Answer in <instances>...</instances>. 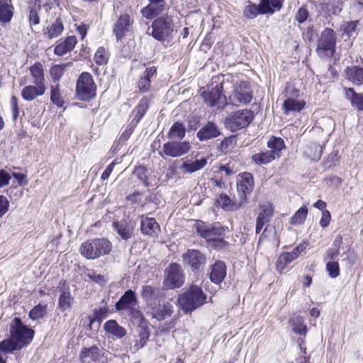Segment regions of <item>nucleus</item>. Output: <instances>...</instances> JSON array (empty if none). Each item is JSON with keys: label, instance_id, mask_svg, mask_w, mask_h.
I'll return each instance as SVG.
<instances>
[{"label": "nucleus", "instance_id": "obj_1", "mask_svg": "<svg viewBox=\"0 0 363 363\" xmlns=\"http://www.w3.org/2000/svg\"><path fill=\"white\" fill-rule=\"evenodd\" d=\"M10 337L1 341V352H13L28 345L35 332L25 325L20 318L15 317L9 323Z\"/></svg>", "mask_w": 363, "mask_h": 363}, {"label": "nucleus", "instance_id": "obj_2", "mask_svg": "<svg viewBox=\"0 0 363 363\" xmlns=\"http://www.w3.org/2000/svg\"><path fill=\"white\" fill-rule=\"evenodd\" d=\"M284 0H260L259 4L247 1L245 3L242 15L248 19H255L258 15H272L283 7Z\"/></svg>", "mask_w": 363, "mask_h": 363}, {"label": "nucleus", "instance_id": "obj_3", "mask_svg": "<svg viewBox=\"0 0 363 363\" xmlns=\"http://www.w3.org/2000/svg\"><path fill=\"white\" fill-rule=\"evenodd\" d=\"M111 242L106 238H95L83 242L80 247V253L88 259H95L109 254L111 251Z\"/></svg>", "mask_w": 363, "mask_h": 363}, {"label": "nucleus", "instance_id": "obj_4", "mask_svg": "<svg viewBox=\"0 0 363 363\" xmlns=\"http://www.w3.org/2000/svg\"><path fill=\"white\" fill-rule=\"evenodd\" d=\"M178 302L186 313H191L206 302V295L199 286L192 285L184 293L179 295Z\"/></svg>", "mask_w": 363, "mask_h": 363}, {"label": "nucleus", "instance_id": "obj_5", "mask_svg": "<svg viewBox=\"0 0 363 363\" xmlns=\"http://www.w3.org/2000/svg\"><path fill=\"white\" fill-rule=\"evenodd\" d=\"M211 90L207 91H203L201 96L203 99V101L208 106L211 107H223L227 104V99L225 95H223V85L224 79L223 76H216L212 78V86H213Z\"/></svg>", "mask_w": 363, "mask_h": 363}, {"label": "nucleus", "instance_id": "obj_6", "mask_svg": "<svg viewBox=\"0 0 363 363\" xmlns=\"http://www.w3.org/2000/svg\"><path fill=\"white\" fill-rule=\"evenodd\" d=\"M152 36L159 41H163L171 36L174 31L172 16L164 14L157 18L151 25Z\"/></svg>", "mask_w": 363, "mask_h": 363}, {"label": "nucleus", "instance_id": "obj_7", "mask_svg": "<svg viewBox=\"0 0 363 363\" xmlns=\"http://www.w3.org/2000/svg\"><path fill=\"white\" fill-rule=\"evenodd\" d=\"M337 35L335 32L325 28L320 34L317 42L316 52L321 57H332L335 52Z\"/></svg>", "mask_w": 363, "mask_h": 363}, {"label": "nucleus", "instance_id": "obj_8", "mask_svg": "<svg viewBox=\"0 0 363 363\" xmlns=\"http://www.w3.org/2000/svg\"><path fill=\"white\" fill-rule=\"evenodd\" d=\"M96 84L93 77L89 72H82L77 81L76 93L79 99L89 101L96 94Z\"/></svg>", "mask_w": 363, "mask_h": 363}, {"label": "nucleus", "instance_id": "obj_9", "mask_svg": "<svg viewBox=\"0 0 363 363\" xmlns=\"http://www.w3.org/2000/svg\"><path fill=\"white\" fill-rule=\"evenodd\" d=\"M254 118L253 112L242 109L232 113L225 119V126L231 132H235L249 125Z\"/></svg>", "mask_w": 363, "mask_h": 363}, {"label": "nucleus", "instance_id": "obj_10", "mask_svg": "<svg viewBox=\"0 0 363 363\" xmlns=\"http://www.w3.org/2000/svg\"><path fill=\"white\" fill-rule=\"evenodd\" d=\"M163 289H174L181 287L184 283V274L177 263H171L164 270Z\"/></svg>", "mask_w": 363, "mask_h": 363}, {"label": "nucleus", "instance_id": "obj_11", "mask_svg": "<svg viewBox=\"0 0 363 363\" xmlns=\"http://www.w3.org/2000/svg\"><path fill=\"white\" fill-rule=\"evenodd\" d=\"M253 98L252 91L247 82H240L233 86L232 93L228 96V103L234 106L248 104Z\"/></svg>", "mask_w": 363, "mask_h": 363}, {"label": "nucleus", "instance_id": "obj_12", "mask_svg": "<svg viewBox=\"0 0 363 363\" xmlns=\"http://www.w3.org/2000/svg\"><path fill=\"white\" fill-rule=\"evenodd\" d=\"M194 228L197 234L208 242H213L218 238L225 236L227 229L219 224H206L201 220H197Z\"/></svg>", "mask_w": 363, "mask_h": 363}, {"label": "nucleus", "instance_id": "obj_13", "mask_svg": "<svg viewBox=\"0 0 363 363\" xmlns=\"http://www.w3.org/2000/svg\"><path fill=\"white\" fill-rule=\"evenodd\" d=\"M184 264L191 268L194 273L201 272L206 263V256L198 250L189 249L182 255Z\"/></svg>", "mask_w": 363, "mask_h": 363}, {"label": "nucleus", "instance_id": "obj_14", "mask_svg": "<svg viewBox=\"0 0 363 363\" xmlns=\"http://www.w3.org/2000/svg\"><path fill=\"white\" fill-rule=\"evenodd\" d=\"M190 147L189 142L172 140L163 145L162 152H160V155L161 156L164 155L168 157H179L187 153Z\"/></svg>", "mask_w": 363, "mask_h": 363}, {"label": "nucleus", "instance_id": "obj_15", "mask_svg": "<svg viewBox=\"0 0 363 363\" xmlns=\"http://www.w3.org/2000/svg\"><path fill=\"white\" fill-rule=\"evenodd\" d=\"M58 288L59 298L57 309L61 312H65L71 308L74 298L71 294L69 284L67 281H60Z\"/></svg>", "mask_w": 363, "mask_h": 363}, {"label": "nucleus", "instance_id": "obj_16", "mask_svg": "<svg viewBox=\"0 0 363 363\" xmlns=\"http://www.w3.org/2000/svg\"><path fill=\"white\" fill-rule=\"evenodd\" d=\"M254 188V179L251 173L245 172L239 174L237 182V189L240 195V200L245 203L247 195L250 194Z\"/></svg>", "mask_w": 363, "mask_h": 363}, {"label": "nucleus", "instance_id": "obj_17", "mask_svg": "<svg viewBox=\"0 0 363 363\" xmlns=\"http://www.w3.org/2000/svg\"><path fill=\"white\" fill-rule=\"evenodd\" d=\"M148 5L143 7L140 13L146 19H152L169 9L165 0H147Z\"/></svg>", "mask_w": 363, "mask_h": 363}, {"label": "nucleus", "instance_id": "obj_18", "mask_svg": "<svg viewBox=\"0 0 363 363\" xmlns=\"http://www.w3.org/2000/svg\"><path fill=\"white\" fill-rule=\"evenodd\" d=\"M306 246L307 243L303 242L296 246L291 252L281 253L277 262V269L280 271L285 269L289 263L298 257L301 253L306 249Z\"/></svg>", "mask_w": 363, "mask_h": 363}, {"label": "nucleus", "instance_id": "obj_19", "mask_svg": "<svg viewBox=\"0 0 363 363\" xmlns=\"http://www.w3.org/2000/svg\"><path fill=\"white\" fill-rule=\"evenodd\" d=\"M164 289H160V287L152 286L151 285L143 287L141 296L145 301L148 308L160 302L161 299L163 298L164 296L163 292Z\"/></svg>", "mask_w": 363, "mask_h": 363}, {"label": "nucleus", "instance_id": "obj_20", "mask_svg": "<svg viewBox=\"0 0 363 363\" xmlns=\"http://www.w3.org/2000/svg\"><path fill=\"white\" fill-rule=\"evenodd\" d=\"M133 23V19L128 14L121 15L114 23L113 32L116 35L117 41L121 40L125 33L129 30Z\"/></svg>", "mask_w": 363, "mask_h": 363}, {"label": "nucleus", "instance_id": "obj_21", "mask_svg": "<svg viewBox=\"0 0 363 363\" xmlns=\"http://www.w3.org/2000/svg\"><path fill=\"white\" fill-rule=\"evenodd\" d=\"M138 301L135 292L131 289H128L121 296L119 300L116 303L115 308L117 311H126L133 306H138Z\"/></svg>", "mask_w": 363, "mask_h": 363}, {"label": "nucleus", "instance_id": "obj_22", "mask_svg": "<svg viewBox=\"0 0 363 363\" xmlns=\"http://www.w3.org/2000/svg\"><path fill=\"white\" fill-rule=\"evenodd\" d=\"M227 267L224 262L217 260L211 267L209 279L211 282L220 284L225 278Z\"/></svg>", "mask_w": 363, "mask_h": 363}, {"label": "nucleus", "instance_id": "obj_23", "mask_svg": "<svg viewBox=\"0 0 363 363\" xmlns=\"http://www.w3.org/2000/svg\"><path fill=\"white\" fill-rule=\"evenodd\" d=\"M220 135L218 126L215 123L208 121L197 132L196 137L200 141H206L217 138Z\"/></svg>", "mask_w": 363, "mask_h": 363}, {"label": "nucleus", "instance_id": "obj_24", "mask_svg": "<svg viewBox=\"0 0 363 363\" xmlns=\"http://www.w3.org/2000/svg\"><path fill=\"white\" fill-rule=\"evenodd\" d=\"M150 313L153 318L157 320H163L166 318L169 317L173 311L172 306L169 303L160 305V302L149 307Z\"/></svg>", "mask_w": 363, "mask_h": 363}, {"label": "nucleus", "instance_id": "obj_25", "mask_svg": "<svg viewBox=\"0 0 363 363\" xmlns=\"http://www.w3.org/2000/svg\"><path fill=\"white\" fill-rule=\"evenodd\" d=\"M140 230L141 233L144 235H147L151 237L157 235L160 230V225L156 222L153 218H148L143 216L141 217Z\"/></svg>", "mask_w": 363, "mask_h": 363}, {"label": "nucleus", "instance_id": "obj_26", "mask_svg": "<svg viewBox=\"0 0 363 363\" xmlns=\"http://www.w3.org/2000/svg\"><path fill=\"white\" fill-rule=\"evenodd\" d=\"M138 338L135 340L134 348L135 350L145 347L150 336V328L146 323H141L136 328Z\"/></svg>", "mask_w": 363, "mask_h": 363}, {"label": "nucleus", "instance_id": "obj_27", "mask_svg": "<svg viewBox=\"0 0 363 363\" xmlns=\"http://www.w3.org/2000/svg\"><path fill=\"white\" fill-rule=\"evenodd\" d=\"M157 74V69L152 66L145 69L143 77H140L138 82V89L140 92H147L151 86V79L155 77Z\"/></svg>", "mask_w": 363, "mask_h": 363}, {"label": "nucleus", "instance_id": "obj_28", "mask_svg": "<svg viewBox=\"0 0 363 363\" xmlns=\"http://www.w3.org/2000/svg\"><path fill=\"white\" fill-rule=\"evenodd\" d=\"M46 91V86H41L39 85H28L26 86L21 90L22 98L27 101H32L38 96H43Z\"/></svg>", "mask_w": 363, "mask_h": 363}, {"label": "nucleus", "instance_id": "obj_29", "mask_svg": "<svg viewBox=\"0 0 363 363\" xmlns=\"http://www.w3.org/2000/svg\"><path fill=\"white\" fill-rule=\"evenodd\" d=\"M77 42V40L75 36H68L63 41L59 43L55 46L54 49V53L58 56H63L74 48Z\"/></svg>", "mask_w": 363, "mask_h": 363}, {"label": "nucleus", "instance_id": "obj_30", "mask_svg": "<svg viewBox=\"0 0 363 363\" xmlns=\"http://www.w3.org/2000/svg\"><path fill=\"white\" fill-rule=\"evenodd\" d=\"M113 229L123 240L130 239L133 234L134 227L130 222H127L125 220L114 222L113 223Z\"/></svg>", "mask_w": 363, "mask_h": 363}, {"label": "nucleus", "instance_id": "obj_31", "mask_svg": "<svg viewBox=\"0 0 363 363\" xmlns=\"http://www.w3.org/2000/svg\"><path fill=\"white\" fill-rule=\"evenodd\" d=\"M40 9L41 6L38 0H35V1L30 2L28 4V18L29 26L30 27L32 30H33V26H38L40 22V16L38 14Z\"/></svg>", "mask_w": 363, "mask_h": 363}, {"label": "nucleus", "instance_id": "obj_32", "mask_svg": "<svg viewBox=\"0 0 363 363\" xmlns=\"http://www.w3.org/2000/svg\"><path fill=\"white\" fill-rule=\"evenodd\" d=\"M345 75L347 79L354 85H361L363 84V68L359 66H352L346 67Z\"/></svg>", "mask_w": 363, "mask_h": 363}, {"label": "nucleus", "instance_id": "obj_33", "mask_svg": "<svg viewBox=\"0 0 363 363\" xmlns=\"http://www.w3.org/2000/svg\"><path fill=\"white\" fill-rule=\"evenodd\" d=\"M345 98L358 111H363V94L357 93L353 88H345Z\"/></svg>", "mask_w": 363, "mask_h": 363}, {"label": "nucleus", "instance_id": "obj_34", "mask_svg": "<svg viewBox=\"0 0 363 363\" xmlns=\"http://www.w3.org/2000/svg\"><path fill=\"white\" fill-rule=\"evenodd\" d=\"M104 329L105 331L116 338H122L125 336V329L121 326L115 320H109L106 321L104 325Z\"/></svg>", "mask_w": 363, "mask_h": 363}, {"label": "nucleus", "instance_id": "obj_35", "mask_svg": "<svg viewBox=\"0 0 363 363\" xmlns=\"http://www.w3.org/2000/svg\"><path fill=\"white\" fill-rule=\"evenodd\" d=\"M64 30L63 22L60 18H57L54 22L48 26L45 32L44 35L48 39H52L60 36Z\"/></svg>", "mask_w": 363, "mask_h": 363}, {"label": "nucleus", "instance_id": "obj_36", "mask_svg": "<svg viewBox=\"0 0 363 363\" xmlns=\"http://www.w3.org/2000/svg\"><path fill=\"white\" fill-rule=\"evenodd\" d=\"M150 101V99L148 96H143L139 101L136 108L134 109L133 113L135 115L132 123H134L135 125L138 124L145 114L149 108Z\"/></svg>", "mask_w": 363, "mask_h": 363}, {"label": "nucleus", "instance_id": "obj_37", "mask_svg": "<svg viewBox=\"0 0 363 363\" xmlns=\"http://www.w3.org/2000/svg\"><path fill=\"white\" fill-rule=\"evenodd\" d=\"M30 72L33 79V84L46 86L43 66L40 62H35L30 67Z\"/></svg>", "mask_w": 363, "mask_h": 363}, {"label": "nucleus", "instance_id": "obj_38", "mask_svg": "<svg viewBox=\"0 0 363 363\" xmlns=\"http://www.w3.org/2000/svg\"><path fill=\"white\" fill-rule=\"evenodd\" d=\"M358 21H351L344 22L340 26L342 36L346 37L347 39L355 38L357 35Z\"/></svg>", "mask_w": 363, "mask_h": 363}, {"label": "nucleus", "instance_id": "obj_39", "mask_svg": "<svg viewBox=\"0 0 363 363\" xmlns=\"http://www.w3.org/2000/svg\"><path fill=\"white\" fill-rule=\"evenodd\" d=\"M260 211L257 217V221L262 224L270 222L273 216V208L270 203H264L259 205Z\"/></svg>", "mask_w": 363, "mask_h": 363}, {"label": "nucleus", "instance_id": "obj_40", "mask_svg": "<svg viewBox=\"0 0 363 363\" xmlns=\"http://www.w3.org/2000/svg\"><path fill=\"white\" fill-rule=\"evenodd\" d=\"M207 158L203 157L193 162L186 161L182 165L185 173H193L203 168L207 164Z\"/></svg>", "mask_w": 363, "mask_h": 363}, {"label": "nucleus", "instance_id": "obj_41", "mask_svg": "<svg viewBox=\"0 0 363 363\" xmlns=\"http://www.w3.org/2000/svg\"><path fill=\"white\" fill-rule=\"evenodd\" d=\"M217 202L223 209L232 211L238 210L244 203L241 200L239 203L233 202L230 197L225 194H220L219 198L217 199Z\"/></svg>", "mask_w": 363, "mask_h": 363}, {"label": "nucleus", "instance_id": "obj_42", "mask_svg": "<svg viewBox=\"0 0 363 363\" xmlns=\"http://www.w3.org/2000/svg\"><path fill=\"white\" fill-rule=\"evenodd\" d=\"M186 134V128L182 123L175 122L170 128L167 136L173 140H182Z\"/></svg>", "mask_w": 363, "mask_h": 363}, {"label": "nucleus", "instance_id": "obj_43", "mask_svg": "<svg viewBox=\"0 0 363 363\" xmlns=\"http://www.w3.org/2000/svg\"><path fill=\"white\" fill-rule=\"evenodd\" d=\"M306 104L303 101H297L292 98L286 99L283 104V109L285 114H288L290 111H301L305 106Z\"/></svg>", "mask_w": 363, "mask_h": 363}, {"label": "nucleus", "instance_id": "obj_44", "mask_svg": "<svg viewBox=\"0 0 363 363\" xmlns=\"http://www.w3.org/2000/svg\"><path fill=\"white\" fill-rule=\"evenodd\" d=\"M14 13V7L11 1L1 0V23L11 21Z\"/></svg>", "mask_w": 363, "mask_h": 363}, {"label": "nucleus", "instance_id": "obj_45", "mask_svg": "<svg viewBox=\"0 0 363 363\" xmlns=\"http://www.w3.org/2000/svg\"><path fill=\"white\" fill-rule=\"evenodd\" d=\"M276 155L269 151L253 155L251 159L256 164H266L274 160Z\"/></svg>", "mask_w": 363, "mask_h": 363}, {"label": "nucleus", "instance_id": "obj_46", "mask_svg": "<svg viewBox=\"0 0 363 363\" xmlns=\"http://www.w3.org/2000/svg\"><path fill=\"white\" fill-rule=\"evenodd\" d=\"M267 146L271 150L270 152H273L276 157H279V152L285 147L284 142L281 138L272 137L267 143Z\"/></svg>", "mask_w": 363, "mask_h": 363}, {"label": "nucleus", "instance_id": "obj_47", "mask_svg": "<svg viewBox=\"0 0 363 363\" xmlns=\"http://www.w3.org/2000/svg\"><path fill=\"white\" fill-rule=\"evenodd\" d=\"M323 152V147L317 143H312L310 146H308L305 153H306L308 157H310L312 161L317 162L320 160Z\"/></svg>", "mask_w": 363, "mask_h": 363}, {"label": "nucleus", "instance_id": "obj_48", "mask_svg": "<svg viewBox=\"0 0 363 363\" xmlns=\"http://www.w3.org/2000/svg\"><path fill=\"white\" fill-rule=\"evenodd\" d=\"M308 211L306 206H301L290 218L291 225L303 224L307 217Z\"/></svg>", "mask_w": 363, "mask_h": 363}, {"label": "nucleus", "instance_id": "obj_49", "mask_svg": "<svg viewBox=\"0 0 363 363\" xmlns=\"http://www.w3.org/2000/svg\"><path fill=\"white\" fill-rule=\"evenodd\" d=\"M108 313V309L106 306L99 307L98 308H95L94 310L93 316H89V320L90 323H94V322H98L100 325L102 320L106 318Z\"/></svg>", "mask_w": 363, "mask_h": 363}, {"label": "nucleus", "instance_id": "obj_50", "mask_svg": "<svg viewBox=\"0 0 363 363\" xmlns=\"http://www.w3.org/2000/svg\"><path fill=\"white\" fill-rule=\"evenodd\" d=\"M50 89V101L58 107H62L65 101L60 92L59 84H57L55 86L52 85Z\"/></svg>", "mask_w": 363, "mask_h": 363}, {"label": "nucleus", "instance_id": "obj_51", "mask_svg": "<svg viewBox=\"0 0 363 363\" xmlns=\"http://www.w3.org/2000/svg\"><path fill=\"white\" fill-rule=\"evenodd\" d=\"M99 347L97 346H92L89 348H84L79 354V357L81 359H86L89 358L92 360H96L99 357Z\"/></svg>", "mask_w": 363, "mask_h": 363}, {"label": "nucleus", "instance_id": "obj_52", "mask_svg": "<svg viewBox=\"0 0 363 363\" xmlns=\"http://www.w3.org/2000/svg\"><path fill=\"white\" fill-rule=\"evenodd\" d=\"M69 65V63L66 65H55L51 67L50 74L54 82H57L60 79L65 68Z\"/></svg>", "mask_w": 363, "mask_h": 363}, {"label": "nucleus", "instance_id": "obj_53", "mask_svg": "<svg viewBox=\"0 0 363 363\" xmlns=\"http://www.w3.org/2000/svg\"><path fill=\"white\" fill-rule=\"evenodd\" d=\"M292 330L298 335H305L306 333V326L303 323V319L298 316L291 320Z\"/></svg>", "mask_w": 363, "mask_h": 363}, {"label": "nucleus", "instance_id": "obj_54", "mask_svg": "<svg viewBox=\"0 0 363 363\" xmlns=\"http://www.w3.org/2000/svg\"><path fill=\"white\" fill-rule=\"evenodd\" d=\"M46 305L39 303L30 311L29 317L34 320L42 318L46 313Z\"/></svg>", "mask_w": 363, "mask_h": 363}, {"label": "nucleus", "instance_id": "obj_55", "mask_svg": "<svg viewBox=\"0 0 363 363\" xmlns=\"http://www.w3.org/2000/svg\"><path fill=\"white\" fill-rule=\"evenodd\" d=\"M108 60V54L106 49L100 47L97 49L95 55L94 61L98 65H106Z\"/></svg>", "mask_w": 363, "mask_h": 363}, {"label": "nucleus", "instance_id": "obj_56", "mask_svg": "<svg viewBox=\"0 0 363 363\" xmlns=\"http://www.w3.org/2000/svg\"><path fill=\"white\" fill-rule=\"evenodd\" d=\"M325 269L330 278L335 279L340 275V266L337 261L328 262Z\"/></svg>", "mask_w": 363, "mask_h": 363}, {"label": "nucleus", "instance_id": "obj_57", "mask_svg": "<svg viewBox=\"0 0 363 363\" xmlns=\"http://www.w3.org/2000/svg\"><path fill=\"white\" fill-rule=\"evenodd\" d=\"M147 173V169L143 166L136 167L134 171V174L136 175L138 179L140 180L146 187L149 186Z\"/></svg>", "mask_w": 363, "mask_h": 363}, {"label": "nucleus", "instance_id": "obj_58", "mask_svg": "<svg viewBox=\"0 0 363 363\" xmlns=\"http://www.w3.org/2000/svg\"><path fill=\"white\" fill-rule=\"evenodd\" d=\"M309 16V13L308 10L306 9L305 6H301L298 9V11L296 13L295 19L299 23H304Z\"/></svg>", "mask_w": 363, "mask_h": 363}, {"label": "nucleus", "instance_id": "obj_59", "mask_svg": "<svg viewBox=\"0 0 363 363\" xmlns=\"http://www.w3.org/2000/svg\"><path fill=\"white\" fill-rule=\"evenodd\" d=\"M87 276L91 281L100 285H104L106 283L104 277L99 274H97L95 271L89 272Z\"/></svg>", "mask_w": 363, "mask_h": 363}, {"label": "nucleus", "instance_id": "obj_60", "mask_svg": "<svg viewBox=\"0 0 363 363\" xmlns=\"http://www.w3.org/2000/svg\"><path fill=\"white\" fill-rule=\"evenodd\" d=\"M225 236H220L216 239L213 242V247L217 250H225L228 248L229 243L225 240Z\"/></svg>", "mask_w": 363, "mask_h": 363}, {"label": "nucleus", "instance_id": "obj_61", "mask_svg": "<svg viewBox=\"0 0 363 363\" xmlns=\"http://www.w3.org/2000/svg\"><path fill=\"white\" fill-rule=\"evenodd\" d=\"M137 306H133L130 308L126 310L128 312L129 315L134 319L142 320L143 319V313L136 307Z\"/></svg>", "mask_w": 363, "mask_h": 363}, {"label": "nucleus", "instance_id": "obj_62", "mask_svg": "<svg viewBox=\"0 0 363 363\" xmlns=\"http://www.w3.org/2000/svg\"><path fill=\"white\" fill-rule=\"evenodd\" d=\"M339 255H340L339 250H337L333 247H330L326 250L325 254L323 256V259L325 261H326L328 259L333 260V259H335L336 258H337Z\"/></svg>", "mask_w": 363, "mask_h": 363}, {"label": "nucleus", "instance_id": "obj_63", "mask_svg": "<svg viewBox=\"0 0 363 363\" xmlns=\"http://www.w3.org/2000/svg\"><path fill=\"white\" fill-rule=\"evenodd\" d=\"M330 213L328 210H324L322 213V217L320 220V225L322 228H326L330 224Z\"/></svg>", "mask_w": 363, "mask_h": 363}, {"label": "nucleus", "instance_id": "obj_64", "mask_svg": "<svg viewBox=\"0 0 363 363\" xmlns=\"http://www.w3.org/2000/svg\"><path fill=\"white\" fill-rule=\"evenodd\" d=\"M285 96L287 99L292 98L296 99L299 96V90L291 86H286L285 90Z\"/></svg>", "mask_w": 363, "mask_h": 363}]
</instances>
